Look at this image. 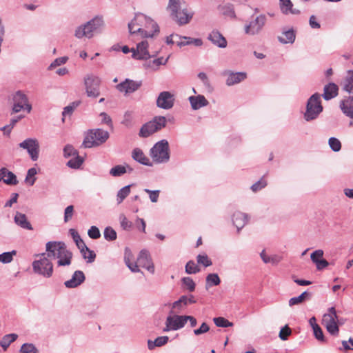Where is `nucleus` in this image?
<instances>
[{"label": "nucleus", "instance_id": "nucleus-29", "mask_svg": "<svg viewBox=\"0 0 353 353\" xmlns=\"http://www.w3.org/2000/svg\"><path fill=\"white\" fill-rule=\"evenodd\" d=\"M14 221L16 223L20 225L21 228L28 230H32V225L30 222L28 221L25 214L20 212H17L14 216Z\"/></svg>", "mask_w": 353, "mask_h": 353}, {"label": "nucleus", "instance_id": "nucleus-13", "mask_svg": "<svg viewBox=\"0 0 353 353\" xmlns=\"http://www.w3.org/2000/svg\"><path fill=\"white\" fill-rule=\"evenodd\" d=\"M147 23V17L143 14H137L133 20L128 24L129 32L132 34L141 36L143 26Z\"/></svg>", "mask_w": 353, "mask_h": 353}, {"label": "nucleus", "instance_id": "nucleus-33", "mask_svg": "<svg viewBox=\"0 0 353 353\" xmlns=\"http://www.w3.org/2000/svg\"><path fill=\"white\" fill-rule=\"evenodd\" d=\"M18 336L16 334H9L5 335L3 339L0 341V345L6 350L11 343L14 342Z\"/></svg>", "mask_w": 353, "mask_h": 353}, {"label": "nucleus", "instance_id": "nucleus-26", "mask_svg": "<svg viewBox=\"0 0 353 353\" xmlns=\"http://www.w3.org/2000/svg\"><path fill=\"white\" fill-rule=\"evenodd\" d=\"M247 215L241 212H236L233 215V223L237 230L241 229L247 223Z\"/></svg>", "mask_w": 353, "mask_h": 353}, {"label": "nucleus", "instance_id": "nucleus-46", "mask_svg": "<svg viewBox=\"0 0 353 353\" xmlns=\"http://www.w3.org/2000/svg\"><path fill=\"white\" fill-rule=\"evenodd\" d=\"M21 353H38L37 349L35 346L30 343L23 344L20 350Z\"/></svg>", "mask_w": 353, "mask_h": 353}, {"label": "nucleus", "instance_id": "nucleus-25", "mask_svg": "<svg viewBox=\"0 0 353 353\" xmlns=\"http://www.w3.org/2000/svg\"><path fill=\"white\" fill-rule=\"evenodd\" d=\"M208 39L219 48H225L227 41L223 35L218 31H212L208 37Z\"/></svg>", "mask_w": 353, "mask_h": 353}, {"label": "nucleus", "instance_id": "nucleus-9", "mask_svg": "<svg viewBox=\"0 0 353 353\" xmlns=\"http://www.w3.org/2000/svg\"><path fill=\"white\" fill-rule=\"evenodd\" d=\"M70 232L72 236L73 240L74 241L78 248L80 250V252L83 255V257L85 259H87L88 263L93 262L96 257L95 253L93 251L90 250L86 246L85 243L81 239L80 235L77 231H75L74 229H71Z\"/></svg>", "mask_w": 353, "mask_h": 353}, {"label": "nucleus", "instance_id": "nucleus-10", "mask_svg": "<svg viewBox=\"0 0 353 353\" xmlns=\"http://www.w3.org/2000/svg\"><path fill=\"white\" fill-rule=\"evenodd\" d=\"M103 23L101 18H94L92 21H88L83 27H79L75 32V36L78 38L86 37L91 38L93 35V32L95 31Z\"/></svg>", "mask_w": 353, "mask_h": 353}, {"label": "nucleus", "instance_id": "nucleus-59", "mask_svg": "<svg viewBox=\"0 0 353 353\" xmlns=\"http://www.w3.org/2000/svg\"><path fill=\"white\" fill-rule=\"evenodd\" d=\"M210 330V327L206 323H203L199 328L195 329L194 330V334L196 336L201 335L202 334L206 333Z\"/></svg>", "mask_w": 353, "mask_h": 353}, {"label": "nucleus", "instance_id": "nucleus-54", "mask_svg": "<svg viewBox=\"0 0 353 353\" xmlns=\"http://www.w3.org/2000/svg\"><path fill=\"white\" fill-rule=\"evenodd\" d=\"M88 236L93 239H97L101 236V233L98 228L92 226L88 232Z\"/></svg>", "mask_w": 353, "mask_h": 353}, {"label": "nucleus", "instance_id": "nucleus-15", "mask_svg": "<svg viewBox=\"0 0 353 353\" xmlns=\"http://www.w3.org/2000/svg\"><path fill=\"white\" fill-rule=\"evenodd\" d=\"M174 97L170 92L164 91L159 95L157 104V106L163 109H170L174 105Z\"/></svg>", "mask_w": 353, "mask_h": 353}, {"label": "nucleus", "instance_id": "nucleus-45", "mask_svg": "<svg viewBox=\"0 0 353 353\" xmlns=\"http://www.w3.org/2000/svg\"><path fill=\"white\" fill-rule=\"evenodd\" d=\"M125 167L120 165L113 167L110 171V174L114 176H121V174H125Z\"/></svg>", "mask_w": 353, "mask_h": 353}, {"label": "nucleus", "instance_id": "nucleus-41", "mask_svg": "<svg viewBox=\"0 0 353 353\" xmlns=\"http://www.w3.org/2000/svg\"><path fill=\"white\" fill-rule=\"evenodd\" d=\"M307 296H308L307 292H304L299 296L291 298L289 301L290 306L298 305V304L303 303Z\"/></svg>", "mask_w": 353, "mask_h": 353}, {"label": "nucleus", "instance_id": "nucleus-21", "mask_svg": "<svg viewBox=\"0 0 353 353\" xmlns=\"http://www.w3.org/2000/svg\"><path fill=\"white\" fill-rule=\"evenodd\" d=\"M340 108L344 114L353 119V96H350L342 100L340 103Z\"/></svg>", "mask_w": 353, "mask_h": 353}, {"label": "nucleus", "instance_id": "nucleus-60", "mask_svg": "<svg viewBox=\"0 0 353 353\" xmlns=\"http://www.w3.org/2000/svg\"><path fill=\"white\" fill-rule=\"evenodd\" d=\"M74 212V206L73 205H69L65 209L64 212V221L68 222L69 221L72 216Z\"/></svg>", "mask_w": 353, "mask_h": 353}, {"label": "nucleus", "instance_id": "nucleus-1", "mask_svg": "<svg viewBox=\"0 0 353 353\" xmlns=\"http://www.w3.org/2000/svg\"><path fill=\"white\" fill-rule=\"evenodd\" d=\"M46 249L48 256L57 259L58 266H66L71 264L72 253L67 249L64 243L49 241L46 243Z\"/></svg>", "mask_w": 353, "mask_h": 353}, {"label": "nucleus", "instance_id": "nucleus-40", "mask_svg": "<svg viewBox=\"0 0 353 353\" xmlns=\"http://www.w3.org/2000/svg\"><path fill=\"white\" fill-rule=\"evenodd\" d=\"M17 254V252L15 250H12V252H3L0 254V262L3 263H10L13 256Z\"/></svg>", "mask_w": 353, "mask_h": 353}, {"label": "nucleus", "instance_id": "nucleus-24", "mask_svg": "<svg viewBox=\"0 0 353 353\" xmlns=\"http://www.w3.org/2000/svg\"><path fill=\"white\" fill-rule=\"evenodd\" d=\"M246 73L245 72H228L226 79L227 85L229 86L240 83L246 79Z\"/></svg>", "mask_w": 353, "mask_h": 353}, {"label": "nucleus", "instance_id": "nucleus-6", "mask_svg": "<svg viewBox=\"0 0 353 353\" xmlns=\"http://www.w3.org/2000/svg\"><path fill=\"white\" fill-rule=\"evenodd\" d=\"M166 119L163 116L155 117L152 120L145 123L140 129L139 136L148 137L154 133L161 130L166 125Z\"/></svg>", "mask_w": 353, "mask_h": 353}, {"label": "nucleus", "instance_id": "nucleus-39", "mask_svg": "<svg viewBox=\"0 0 353 353\" xmlns=\"http://www.w3.org/2000/svg\"><path fill=\"white\" fill-rule=\"evenodd\" d=\"M83 162V159L79 156V154L74 157V158L71 159L68 163L67 165L74 169L79 168Z\"/></svg>", "mask_w": 353, "mask_h": 353}, {"label": "nucleus", "instance_id": "nucleus-48", "mask_svg": "<svg viewBox=\"0 0 353 353\" xmlns=\"http://www.w3.org/2000/svg\"><path fill=\"white\" fill-rule=\"evenodd\" d=\"M267 185V181L263 177L259 181L253 184L251 187V190L254 192H256L257 191L261 190Z\"/></svg>", "mask_w": 353, "mask_h": 353}, {"label": "nucleus", "instance_id": "nucleus-53", "mask_svg": "<svg viewBox=\"0 0 353 353\" xmlns=\"http://www.w3.org/2000/svg\"><path fill=\"white\" fill-rule=\"evenodd\" d=\"M68 60V57H62L57 58L50 65L49 69L51 70V69L55 68L57 66L65 64Z\"/></svg>", "mask_w": 353, "mask_h": 353}, {"label": "nucleus", "instance_id": "nucleus-62", "mask_svg": "<svg viewBox=\"0 0 353 353\" xmlns=\"http://www.w3.org/2000/svg\"><path fill=\"white\" fill-rule=\"evenodd\" d=\"M323 97L325 100H330L338 95V90H324Z\"/></svg>", "mask_w": 353, "mask_h": 353}, {"label": "nucleus", "instance_id": "nucleus-19", "mask_svg": "<svg viewBox=\"0 0 353 353\" xmlns=\"http://www.w3.org/2000/svg\"><path fill=\"white\" fill-rule=\"evenodd\" d=\"M157 24L151 19L147 17V23H144L141 32V38L152 37L156 33L159 32Z\"/></svg>", "mask_w": 353, "mask_h": 353}, {"label": "nucleus", "instance_id": "nucleus-50", "mask_svg": "<svg viewBox=\"0 0 353 353\" xmlns=\"http://www.w3.org/2000/svg\"><path fill=\"white\" fill-rule=\"evenodd\" d=\"M121 226L123 230H130L132 226V223L130 221L124 214H121L120 217Z\"/></svg>", "mask_w": 353, "mask_h": 353}, {"label": "nucleus", "instance_id": "nucleus-8", "mask_svg": "<svg viewBox=\"0 0 353 353\" xmlns=\"http://www.w3.org/2000/svg\"><path fill=\"white\" fill-rule=\"evenodd\" d=\"M322 110L323 107L321 104L320 95L316 93L307 101L306 112L304 115L305 119L307 121L313 120L317 117Z\"/></svg>", "mask_w": 353, "mask_h": 353}, {"label": "nucleus", "instance_id": "nucleus-36", "mask_svg": "<svg viewBox=\"0 0 353 353\" xmlns=\"http://www.w3.org/2000/svg\"><path fill=\"white\" fill-rule=\"evenodd\" d=\"M213 321L217 327H228L233 326V323L229 321L224 317H215L213 319Z\"/></svg>", "mask_w": 353, "mask_h": 353}, {"label": "nucleus", "instance_id": "nucleus-63", "mask_svg": "<svg viewBox=\"0 0 353 353\" xmlns=\"http://www.w3.org/2000/svg\"><path fill=\"white\" fill-rule=\"evenodd\" d=\"M323 256V251L322 250H317L311 254V259L315 263L322 259Z\"/></svg>", "mask_w": 353, "mask_h": 353}, {"label": "nucleus", "instance_id": "nucleus-42", "mask_svg": "<svg viewBox=\"0 0 353 353\" xmlns=\"http://www.w3.org/2000/svg\"><path fill=\"white\" fill-rule=\"evenodd\" d=\"M200 271L198 265L193 261H190L186 263L185 272L188 274H195Z\"/></svg>", "mask_w": 353, "mask_h": 353}, {"label": "nucleus", "instance_id": "nucleus-61", "mask_svg": "<svg viewBox=\"0 0 353 353\" xmlns=\"http://www.w3.org/2000/svg\"><path fill=\"white\" fill-rule=\"evenodd\" d=\"M144 191L149 194L150 199L152 202L155 203L158 201L159 196V190H150L148 189H145Z\"/></svg>", "mask_w": 353, "mask_h": 353}, {"label": "nucleus", "instance_id": "nucleus-14", "mask_svg": "<svg viewBox=\"0 0 353 353\" xmlns=\"http://www.w3.org/2000/svg\"><path fill=\"white\" fill-rule=\"evenodd\" d=\"M19 146L28 150L31 159L33 161L37 160L39 157V143L35 139H28L19 144Z\"/></svg>", "mask_w": 353, "mask_h": 353}, {"label": "nucleus", "instance_id": "nucleus-22", "mask_svg": "<svg viewBox=\"0 0 353 353\" xmlns=\"http://www.w3.org/2000/svg\"><path fill=\"white\" fill-rule=\"evenodd\" d=\"M0 181L8 185H16L18 183L15 174L5 168L0 170Z\"/></svg>", "mask_w": 353, "mask_h": 353}, {"label": "nucleus", "instance_id": "nucleus-57", "mask_svg": "<svg viewBox=\"0 0 353 353\" xmlns=\"http://www.w3.org/2000/svg\"><path fill=\"white\" fill-rule=\"evenodd\" d=\"M183 284L187 287V288L190 292H193L195 290V283L194 281L190 277H185L183 279Z\"/></svg>", "mask_w": 353, "mask_h": 353}, {"label": "nucleus", "instance_id": "nucleus-4", "mask_svg": "<svg viewBox=\"0 0 353 353\" xmlns=\"http://www.w3.org/2000/svg\"><path fill=\"white\" fill-rule=\"evenodd\" d=\"M37 256L39 259L32 263L34 272L46 278L51 277L53 274V265L48 259L50 256L46 253L38 254Z\"/></svg>", "mask_w": 353, "mask_h": 353}, {"label": "nucleus", "instance_id": "nucleus-32", "mask_svg": "<svg viewBox=\"0 0 353 353\" xmlns=\"http://www.w3.org/2000/svg\"><path fill=\"white\" fill-rule=\"evenodd\" d=\"M141 86H142V82L141 81L125 79V81L117 85V88H139Z\"/></svg>", "mask_w": 353, "mask_h": 353}, {"label": "nucleus", "instance_id": "nucleus-23", "mask_svg": "<svg viewBox=\"0 0 353 353\" xmlns=\"http://www.w3.org/2000/svg\"><path fill=\"white\" fill-rule=\"evenodd\" d=\"M189 101L193 110H196L208 104V100L203 95L191 96Z\"/></svg>", "mask_w": 353, "mask_h": 353}, {"label": "nucleus", "instance_id": "nucleus-11", "mask_svg": "<svg viewBox=\"0 0 353 353\" xmlns=\"http://www.w3.org/2000/svg\"><path fill=\"white\" fill-rule=\"evenodd\" d=\"M174 311L170 312V314L168 316L165 321V327L163 329L164 332L170 330H177L184 327L185 325V315L180 316L172 314Z\"/></svg>", "mask_w": 353, "mask_h": 353}, {"label": "nucleus", "instance_id": "nucleus-2", "mask_svg": "<svg viewBox=\"0 0 353 353\" xmlns=\"http://www.w3.org/2000/svg\"><path fill=\"white\" fill-rule=\"evenodd\" d=\"M168 8L172 12L174 20L179 26L188 23L194 14L185 2L182 0H170Z\"/></svg>", "mask_w": 353, "mask_h": 353}, {"label": "nucleus", "instance_id": "nucleus-17", "mask_svg": "<svg viewBox=\"0 0 353 353\" xmlns=\"http://www.w3.org/2000/svg\"><path fill=\"white\" fill-rule=\"evenodd\" d=\"M265 23V17L263 15L257 17L254 20L250 21L248 25L245 27V31L248 34H255L258 33Z\"/></svg>", "mask_w": 353, "mask_h": 353}, {"label": "nucleus", "instance_id": "nucleus-49", "mask_svg": "<svg viewBox=\"0 0 353 353\" xmlns=\"http://www.w3.org/2000/svg\"><path fill=\"white\" fill-rule=\"evenodd\" d=\"M313 332H314L315 338L317 340H319L321 342L325 341L323 330L319 325H315V327H314V329H313Z\"/></svg>", "mask_w": 353, "mask_h": 353}, {"label": "nucleus", "instance_id": "nucleus-30", "mask_svg": "<svg viewBox=\"0 0 353 353\" xmlns=\"http://www.w3.org/2000/svg\"><path fill=\"white\" fill-rule=\"evenodd\" d=\"M132 158L143 165H150L149 159L144 154L143 151L136 148L132 152Z\"/></svg>", "mask_w": 353, "mask_h": 353}, {"label": "nucleus", "instance_id": "nucleus-44", "mask_svg": "<svg viewBox=\"0 0 353 353\" xmlns=\"http://www.w3.org/2000/svg\"><path fill=\"white\" fill-rule=\"evenodd\" d=\"M104 238L108 241H113L117 239V233L114 230L108 227L104 230Z\"/></svg>", "mask_w": 353, "mask_h": 353}, {"label": "nucleus", "instance_id": "nucleus-12", "mask_svg": "<svg viewBox=\"0 0 353 353\" xmlns=\"http://www.w3.org/2000/svg\"><path fill=\"white\" fill-rule=\"evenodd\" d=\"M12 101V112L14 113L20 112L23 108L26 109L28 113L30 112L32 106L28 103L27 97L21 90H19L15 93L13 96Z\"/></svg>", "mask_w": 353, "mask_h": 353}, {"label": "nucleus", "instance_id": "nucleus-7", "mask_svg": "<svg viewBox=\"0 0 353 353\" xmlns=\"http://www.w3.org/2000/svg\"><path fill=\"white\" fill-rule=\"evenodd\" d=\"M150 155L156 163H163L169 160V145L165 140L157 143L150 150Z\"/></svg>", "mask_w": 353, "mask_h": 353}, {"label": "nucleus", "instance_id": "nucleus-52", "mask_svg": "<svg viewBox=\"0 0 353 353\" xmlns=\"http://www.w3.org/2000/svg\"><path fill=\"white\" fill-rule=\"evenodd\" d=\"M63 152H64V156L65 157H74V156L79 154L77 150H76L73 148V146L71 145H65L63 149Z\"/></svg>", "mask_w": 353, "mask_h": 353}, {"label": "nucleus", "instance_id": "nucleus-3", "mask_svg": "<svg viewBox=\"0 0 353 353\" xmlns=\"http://www.w3.org/2000/svg\"><path fill=\"white\" fill-rule=\"evenodd\" d=\"M108 137L109 133L107 131L101 129L89 130L85 136L82 146L85 148L98 146L105 143Z\"/></svg>", "mask_w": 353, "mask_h": 353}, {"label": "nucleus", "instance_id": "nucleus-34", "mask_svg": "<svg viewBox=\"0 0 353 353\" xmlns=\"http://www.w3.org/2000/svg\"><path fill=\"white\" fill-rule=\"evenodd\" d=\"M174 43L178 46L181 47L192 42V39L188 37H181L178 34H174Z\"/></svg>", "mask_w": 353, "mask_h": 353}, {"label": "nucleus", "instance_id": "nucleus-51", "mask_svg": "<svg viewBox=\"0 0 353 353\" xmlns=\"http://www.w3.org/2000/svg\"><path fill=\"white\" fill-rule=\"evenodd\" d=\"M197 262L199 264H202L205 267H208L212 265L211 260L208 257L206 254H199L197 256Z\"/></svg>", "mask_w": 353, "mask_h": 353}, {"label": "nucleus", "instance_id": "nucleus-64", "mask_svg": "<svg viewBox=\"0 0 353 353\" xmlns=\"http://www.w3.org/2000/svg\"><path fill=\"white\" fill-rule=\"evenodd\" d=\"M179 304H182L184 307L189 304L188 296H182L178 301L174 302L172 303V309L174 310L176 307H177Z\"/></svg>", "mask_w": 353, "mask_h": 353}, {"label": "nucleus", "instance_id": "nucleus-47", "mask_svg": "<svg viewBox=\"0 0 353 353\" xmlns=\"http://www.w3.org/2000/svg\"><path fill=\"white\" fill-rule=\"evenodd\" d=\"M329 145L334 152H338L341 148L340 141L334 137H332L329 139Z\"/></svg>", "mask_w": 353, "mask_h": 353}, {"label": "nucleus", "instance_id": "nucleus-5", "mask_svg": "<svg viewBox=\"0 0 353 353\" xmlns=\"http://www.w3.org/2000/svg\"><path fill=\"white\" fill-rule=\"evenodd\" d=\"M321 323L331 335H339V320L334 307L329 308L327 312L324 314Z\"/></svg>", "mask_w": 353, "mask_h": 353}, {"label": "nucleus", "instance_id": "nucleus-20", "mask_svg": "<svg viewBox=\"0 0 353 353\" xmlns=\"http://www.w3.org/2000/svg\"><path fill=\"white\" fill-rule=\"evenodd\" d=\"M85 280V275L82 271H75L71 279L65 282V285L69 288H73L81 285Z\"/></svg>", "mask_w": 353, "mask_h": 353}, {"label": "nucleus", "instance_id": "nucleus-58", "mask_svg": "<svg viewBox=\"0 0 353 353\" xmlns=\"http://www.w3.org/2000/svg\"><path fill=\"white\" fill-rule=\"evenodd\" d=\"M132 114L130 112H126L124 114V118L122 121V123L128 128H130L132 125Z\"/></svg>", "mask_w": 353, "mask_h": 353}, {"label": "nucleus", "instance_id": "nucleus-43", "mask_svg": "<svg viewBox=\"0 0 353 353\" xmlns=\"http://www.w3.org/2000/svg\"><path fill=\"white\" fill-rule=\"evenodd\" d=\"M79 101H74L72 102L70 105L64 108L63 111L62 112L63 117L62 119L63 121H64V117L68 114L70 115L74 111V110L79 105Z\"/></svg>", "mask_w": 353, "mask_h": 353}, {"label": "nucleus", "instance_id": "nucleus-37", "mask_svg": "<svg viewBox=\"0 0 353 353\" xmlns=\"http://www.w3.org/2000/svg\"><path fill=\"white\" fill-rule=\"evenodd\" d=\"M221 13L225 16L226 17L229 18H234L235 17V13L234 8L232 5L227 4L224 5L221 7Z\"/></svg>", "mask_w": 353, "mask_h": 353}, {"label": "nucleus", "instance_id": "nucleus-27", "mask_svg": "<svg viewBox=\"0 0 353 353\" xmlns=\"http://www.w3.org/2000/svg\"><path fill=\"white\" fill-rule=\"evenodd\" d=\"M84 84L86 88H95L101 85V81L97 76L88 74L84 79Z\"/></svg>", "mask_w": 353, "mask_h": 353}, {"label": "nucleus", "instance_id": "nucleus-38", "mask_svg": "<svg viewBox=\"0 0 353 353\" xmlns=\"http://www.w3.org/2000/svg\"><path fill=\"white\" fill-rule=\"evenodd\" d=\"M130 193V185L121 188L117 194L118 203H121Z\"/></svg>", "mask_w": 353, "mask_h": 353}, {"label": "nucleus", "instance_id": "nucleus-18", "mask_svg": "<svg viewBox=\"0 0 353 353\" xmlns=\"http://www.w3.org/2000/svg\"><path fill=\"white\" fill-rule=\"evenodd\" d=\"M148 43L147 41H143L139 43L137 46V48H132V57L136 59H146L150 57V54L148 50Z\"/></svg>", "mask_w": 353, "mask_h": 353}, {"label": "nucleus", "instance_id": "nucleus-35", "mask_svg": "<svg viewBox=\"0 0 353 353\" xmlns=\"http://www.w3.org/2000/svg\"><path fill=\"white\" fill-rule=\"evenodd\" d=\"M221 283V280L217 274H209L206 277L207 286L218 285Z\"/></svg>", "mask_w": 353, "mask_h": 353}, {"label": "nucleus", "instance_id": "nucleus-28", "mask_svg": "<svg viewBox=\"0 0 353 353\" xmlns=\"http://www.w3.org/2000/svg\"><path fill=\"white\" fill-rule=\"evenodd\" d=\"M280 8L283 13L285 14H296L299 13V10L292 9L293 4L290 0H279Z\"/></svg>", "mask_w": 353, "mask_h": 353}, {"label": "nucleus", "instance_id": "nucleus-56", "mask_svg": "<svg viewBox=\"0 0 353 353\" xmlns=\"http://www.w3.org/2000/svg\"><path fill=\"white\" fill-rule=\"evenodd\" d=\"M291 333V329L288 325H285L280 330L279 337L282 340H286Z\"/></svg>", "mask_w": 353, "mask_h": 353}, {"label": "nucleus", "instance_id": "nucleus-55", "mask_svg": "<svg viewBox=\"0 0 353 353\" xmlns=\"http://www.w3.org/2000/svg\"><path fill=\"white\" fill-rule=\"evenodd\" d=\"M36 174H37V170L35 168H30L28 171V174L26 177V181L30 185H32L34 183L35 179H31V178L34 177Z\"/></svg>", "mask_w": 353, "mask_h": 353}, {"label": "nucleus", "instance_id": "nucleus-31", "mask_svg": "<svg viewBox=\"0 0 353 353\" xmlns=\"http://www.w3.org/2000/svg\"><path fill=\"white\" fill-rule=\"evenodd\" d=\"M295 32L292 30L285 31L279 37V40L283 43H292L295 40Z\"/></svg>", "mask_w": 353, "mask_h": 353}, {"label": "nucleus", "instance_id": "nucleus-16", "mask_svg": "<svg viewBox=\"0 0 353 353\" xmlns=\"http://www.w3.org/2000/svg\"><path fill=\"white\" fill-rule=\"evenodd\" d=\"M139 265L147 269L150 272H154V266L152 261L150 254L146 250H143L140 252L137 259Z\"/></svg>", "mask_w": 353, "mask_h": 353}]
</instances>
